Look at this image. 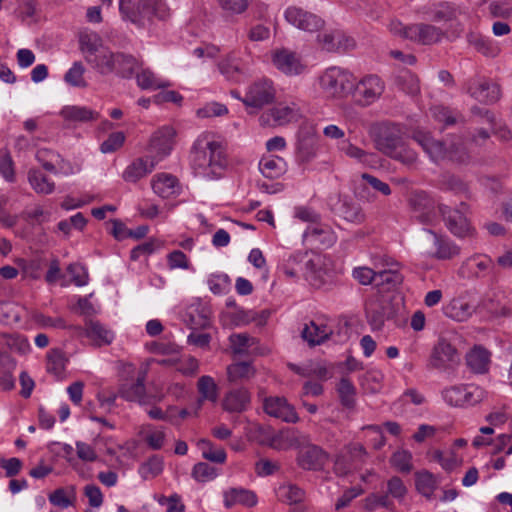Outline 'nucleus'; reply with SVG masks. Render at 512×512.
<instances>
[{"instance_id":"1","label":"nucleus","mask_w":512,"mask_h":512,"mask_svg":"<svg viewBox=\"0 0 512 512\" xmlns=\"http://www.w3.org/2000/svg\"><path fill=\"white\" fill-rule=\"evenodd\" d=\"M411 137L435 163L450 161L456 165H469L472 162V155L461 136L441 141L435 139L430 132L416 129Z\"/></svg>"},{"instance_id":"2","label":"nucleus","mask_w":512,"mask_h":512,"mask_svg":"<svg viewBox=\"0 0 512 512\" xmlns=\"http://www.w3.org/2000/svg\"><path fill=\"white\" fill-rule=\"evenodd\" d=\"M119 10L123 19L141 29H150L154 18L165 21L170 17V9L163 0H120Z\"/></svg>"},{"instance_id":"3","label":"nucleus","mask_w":512,"mask_h":512,"mask_svg":"<svg viewBox=\"0 0 512 512\" xmlns=\"http://www.w3.org/2000/svg\"><path fill=\"white\" fill-rule=\"evenodd\" d=\"M368 134L375 148L386 156L394 155L402 143L403 131L399 124L391 122L373 123Z\"/></svg>"},{"instance_id":"4","label":"nucleus","mask_w":512,"mask_h":512,"mask_svg":"<svg viewBox=\"0 0 512 512\" xmlns=\"http://www.w3.org/2000/svg\"><path fill=\"white\" fill-rule=\"evenodd\" d=\"M438 211L452 234L460 238L473 235L474 228L467 218L469 213V205L467 203L461 202L454 209L441 203L438 205Z\"/></svg>"},{"instance_id":"5","label":"nucleus","mask_w":512,"mask_h":512,"mask_svg":"<svg viewBox=\"0 0 512 512\" xmlns=\"http://www.w3.org/2000/svg\"><path fill=\"white\" fill-rule=\"evenodd\" d=\"M461 361L460 353L451 339L441 336L433 347L428 361L429 369L449 370Z\"/></svg>"},{"instance_id":"6","label":"nucleus","mask_w":512,"mask_h":512,"mask_svg":"<svg viewBox=\"0 0 512 512\" xmlns=\"http://www.w3.org/2000/svg\"><path fill=\"white\" fill-rule=\"evenodd\" d=\"M368 453L360 443L346 445L334 461V472L339 476H346L351 471L360 469L365 463Z\"/></svg>"},{"instance_id":"7","label":"nucleus","mask_w":512,"mask_h":512,"mask_svg":"<svg viewBox=\"0 0 512 512\" xmlns=\"http://www.w3.org/2000/svg\"><path fill=\"white\" fill-rule=\"evenodd\" d=\"M320 80L322 87L332 95H346L354 89L355 77L339 67L328 68Z\"/></svg>"},{"instance_id":"8","label":"nucleus","mask_w":512,"mask_h":512,"mask_svg":"<svg viewBox=\"0 0 512 512\" xmlns=\"http://www.w3.org/2000/svg\"><path fill=\"white\" fill-rule=\"evenodd\" d=\"M407 492V487L405 486L402 479L398 476H393L387 481V492L385 494H370L366 498V506L369 510H374L377 507L391 509L393 502L389 499V497L402 502Z\"/></svg>"},{"instance_id":"9","label":"nucleus","mask_w":512,"mask_h":512,"mask_svg":"<svg viewBox=\"0 0 512 512\" xmlns=\"http://www.w3.org/2000/svg\"><path fill=\"white\" fill-rule=\"evenodd\" d=\"M466 92L476 101L492 105L501 97L500 86L484 78H471L466 83Z\"/></svg>"},{"instance_id":"10","label":"nucleus","mask_w":512,"mask_h":512,"mask_svg":"<svg viewBox=\"0 0 512 512\" xmlns=\"http://www.w3.org/2000/svg\"><path fill=\"white\" fill-rule=\"evenodd\" d=\"M383 90L384 86L380 78L376 75H369L357 84L354 82V89L351 93L358 104L366 106L377 99Z\"/></svg>"},{"instance_id":"11","label":"nucleus","mask_w":512,"mask_h":512,"mask_svg":"<svg viewBox=\"0 0 512 512\" xmlns=\"http://www.w3.org/2000/svg\"><path fill=\"white\" fill-rule=\"evenodd\" d=\"M365 313L368 323L374 330H380L385 320L394 317L391 302L385 298H375L366 303Z\"/></svg>"},{"instance_id":"12","label":"nucleus","mask_w":512,"mask_h":512,"mask_svg":"<svg viewBox=\"0 0 512 512\" xmlns=\"http://www.w3.org/2000/svg\"><path fill=\"white\" fill-rule=\"evenodd\" d=\"M274 98L275 90L272 82L263 80L253 83L249 87L245 97L241 100L247 107L261 109L264 105L273 102Z\"/></svg>"},{"instance_id":"13","label":"nucleus","mask_w":512,"mask_h":512,"mask_svg":"<svg viewBox=\"0 0 512 512\" xmlns=\"http://www.w3.org/2000/svg\"><path fill=\"white\" fill-rule=\"evenodd\" d=\"M328 461V454L319 446L304 444L297 455L298 465L305 470H321Z\"/></svg>"},{"instance_id":"14","label":"nucleus","mask_w":512,"mask_h":512,"mask_svg":"<svg viewBox=\"0 0 512 512\" xmlns=\"http://www.w3.org/2000/svg\"><path fill=\"white\" fill-rule=\"evenodd\" d=\"M285 18L295 27L309 32L318 31L324 26V21L319 16L296 6L287 8Z\"/></svg>"},{"instance_id":"15","label":"nucleus","mask_w":512,"mask_h":512,"mask_svg":"<svg viewBox=\"0 0 512 512\" xmlns=\"http://www.w3.org/2000/svg\"><path fill=\"white\" fill-rule=\"evenodd\" d=\"M405 33L406 39L422 45L437 43L445 35L440 28L426 23L411 24Z\"/></svg>"},{"instance_id":"16","label":"nucleus","mask_w":512,"mask_h":512,"mask_svg":"<svg viewBox=\"0 0 512 512\" xmlns=\"http://www.w3.org/2000/svg\"><path fill=\"white\" fill-rule=\"evenodd\" d=\"M333 214L346 222L361 224L365 221V214L359 204L347 198H337L330 203Z\"/></svg>"},{"instance_id":"17","label":"nucleus","mask_w":512,"mask_h":512,"mask_svg":"<svg viewBox=\"0 0 512 512\" xmlns=\"http://www.w3.org/2000/svg\"><path fill=\"white\" fill-rule=\"evenodd\" d=\"M272 62L278 70L287 75H298L305 68L300 56L286 48L275 50L272 55Z\"/></svg>"},{"instance_id":"18","label":"nucleus","mask_w":512,"mask_h":512,"mask_svg":"<svg viewBox=\"0 0 512 512\" xmlns=\"http://www.w3.org/2000/svg\"><path fill=\"white\" fill-rule=\"evenodd\" d=\"M263 409L268 415L288 423H296L299 420L294 407L288 404L284 397L265 398Z\"/></svg>"},{"instance_id":"19","label":"nucleus","mask_w":512,"mask_h":512,"mask_svg":"<svg viewBox=\"0 0 512 512\" xmlns=\"http://www.w3.org/2000/svg\"><path fill=\"white\" fill-rule=\"evenodd\" d=\"M308 442V437L296 429H285L272 434L267 444L277 450H285L291 447L301 448Z\"/></svg>"},{"instance_id":"20","label":"nucleus","mask_w":512,"mask_h":512,"mask_svg":"<svg viewBox=\"0 0 512 512\" xmlns=\"http://www.w3.org/2000/svg\"><path fill=\"white\" fill-rule=\"evenodd\" d=\"M175 135L176 131L171 126H164L152 135L149 148L156 153L158 161L171 152Z\"/></svg>"},{"instance_id":"21","label":"nucleus","mask_w":512,"mask_h":512,"mask_svg":"<svg viewBox=\"0 0 512 512\" xmlns=\"http://www.w3.org/2000/svg\"><path fill=\"white\" fill-rule=\"evenodd\" d=\"M158 159L156 157H140L132 161L124 170L122 178L126 182L136 183L153 171Z\"/></svg>"},{"instance_id":"22","label":"nucleus","mask_w":512,"mask_h":512,"mask_svg":"<svg viewBox=\"0 0 512 512\" xmlns=\"http://www.w3.org/2000/svg\"><path fill=\"white\" fill-rule=\"evenodd\" d=\"M298 112L289 106L278 105L268 112L263 113L259 121L262 125L282 126L292 121H296Z\"/></svg>"},{"instance_id":"23","label":"nucleus","mask_w":512,"mask_h":512,"mask_svg":"<svg viewBox=\"0 0 512 512\" xmlns=\"http://www.w3.org/2000/svg\"><path fill=\"white\" fill-rule=\"evenodd\" d=\"M251 396L246 388H237L229 391L223 401L222 407L229 413H242L247 410Z\"/></svg>"},{"instance_id":"24","label":"nucleus","mask_w":512,"mask_h":512,"mask_svg":"<svg viewBox=\"0 0 512 512\" xmlns=\"http://www.w3.org/2000/svg\"><path fill=\"white\" fill-rule=\"evenodd\" d=\"M146 370L139 371L134 382H126L120 385L118 395L127 401L142 402L145 398Z\"/></svg>"},{"instance_id":"25","label":"nucleus","mask_w":512,"mask_h":512,"mask_svg":"<svg viewBox=\"0 0 512 512\" xmlns=\"http://www.w3.org/2000/svg\"><path fill=\"white\" fill-rule=\"evenodd\" d=\"M318 41L322 48L328 52L346 51L355 45L352 38L346 37L340 31L320 34L318 35Z\"/></svg>"},{"instance_id":"26","label":"nucleus","mask_w":512,"mask_h":512,"mask_svg":"<svg viewBox=\"0 0 512 512\" xmlns=\"http://www.w3.org/2000/svg\"><path fill=\"white\" fill-rule=\"evenodd\" d=\"M59 114L65 121L70 123H86L99 118L98 112L76 105L64 106Z\"/></svg>"},{"instance_id":"27","label":"nucleus","mask_w":512,"mask_h":512,"mask_svg":"<svg viewBox=\"0 0 512 512\" xmlns=\"http://www.w3.org/2000/svg\"><path fill=\"white\" fill-rule=\"evenodd\" d=\"M236 504L253 507L257 504V496L253 491L245 488H230L224 492V505L231 508Z\"/></svg>"},{"instance_id":"28","label":"nucleus","mask_w":512,"mask_h":512,"mask_svg":"<svg viewBox=\"0 0 512 512\" xmlns=\"http://www.w3.org/2000/svg\"><path fill=\"white\" fill-rule=\"evenodd\" d=\"M490 352L482 346H474L466 354V364L472 372L482 374L488 371Z\"/></svg>"},{"instance_id":"29","label":"nucleus","mask_w":512,"mask_h":512,"mask_svg":"<svg viewBox=\"0 0 512 512\" xmlns=\"http://www.w3.org/2000/svg\"><path fill=\"white\" fill-rule=\"evenodd\" d=\"M427 232L434 237V243L436 251L433 256L439 260H449L460 253V247L453 243L450 239L445 236L438 235L433 230H427Z\"/></svg>"},{"instance_id":"30","label":"nucleus","mask_w":512,"mask_h":512,"mask_svg":"<svg viewBox=\"0 0 512 512\" xmlns=\"http://www.w3.org/2000/svg\"><path fill=\"white\" fill-rule=\"evenodd\" d=\"M333 335L334 332L328 330L326 325H317L314 321H311L309 325H305L301 332L302 338L311 347L324 343Z\"/></svg>"},{"instance_id":"31","label":"nucleus","mask_w":512,"mask_h":512,"mask_svg":"<svg viewBox=\"0 0 512 512\" xmlns=\"http://www.w3.org/2000/svg\"><path fill=\"white\" fill-rule=\"evenodd\" d=\"M85 59L103 75L110 74L116 70L115 53L99 50L94 55H86Z\"/></svg>"},{"instance_id":"32","label":"nucleus","mask_w":512,"mask_h":512,"mask_svg":"<svg viewBox=\"0 0 512 512\" xmlns=\"http://www.w3.org/2000/svg\"><path fill=\"white\" fill-rule=\"evenodd\" d=\"M316 155V139L309 133L298 137L296 158L300 164L310 162Z\"/></svg>"},{"instance_id":"33","label":"nucleus","mask_w":512,"mask_h":512,"mask_svg":"<svg viewBox=\"0 0 512 512\" xmlns=\"http://www.w3.org/2000/svg\"><path fill=\"white\" fill-rule=\"evenodd\" d=\"M178 179L170 174H159L152 181V189L160 197L166 199L176 194Z\"/></svg>"},{"instance_id":"34","label":"nucleus","mask_w":512,"mask_h":512,"mask_svg":"<svg viewBox=\"0 0 512 512\" xmlns=\"http://www.w3.org/2000/svg\"><path fill=\"white\" fill-rule=\"evenodd\" d=\"M28 181L38 194L48 195L55 189V183L50 181L39 169L31 168L28 171Z\"/></svg>"},{"instance_id":"35","label":"nucleus","mask_w":512,"mask_h":512,"mask_svg":"<svg viewBox=\"0 0 512 512\" xmlns=\"http://www.w3.org/2000/svg\"><path fill=\"white\" fill-rule=\"evenodd\" d=\"M416 490L427 499H431L434 490L437 487V481L434 475L428 470H422L415 473Z\"/></svg>"},{"instance_id":"36","label":"nucleus","mask_w":512,"mask_h":512,"mask_svg":"<svg viewBox=\"0 0 512 512\" xmlns=\"http://www.w3.org/2000/svg\"><path fill=\"white\" fill-rule=\"evenodd\" d=\"M47 371L55 375L58 379L62 377L67 358L62 349L53 348L47 353Z\"/></svg>"},{"instance_id":"37","label":"nucleus","mask_w":512,"mask_h":512,"mask_svg":"<svg viewBox=\"0 0 512 512\" xmlns=\"http://www.w3.org/2000/svg\"><path fill=\"white\" fill-rule=\"evenodd\" d=\"M207 150H209V164L210 173L212 175H218L216 169H223L226 164V156L220 143L212 141L207 143Z\"/></svg>"},{"instance_id":"38","label":"nucleus","mask_w":512,"mask_h":512,"mask_svg":"<svg viewBox=\"0 0 512 512\" xmlns=\"http://www.w3.org/2000/svg\"><path fill=\"white\" fill-rule=\"evenodd\" d=\"M255 375V369L250 362L242 361L227 367V377L230 382L250 379Z\"/></svg>"},{"instance_id":"39","label":"nucleus","mask_w":512,"mask_h":512,"mask_svg":"<svg viewBox=\"0 0 512 512\" xmlns=\"http://www.w3.org/2000/svg\"><path fill=\"white\" fill-rule=\"evenodd\" d=\"M114 61L116 67L114 72L123 78H130L138 66L137 60L132 55H127L121 52L115 53Z\"/></svg>"},{"instance_id":"40","label":"nucleus","mask_w":512,"mask_h":512,"mask_svg":"<svg viewBox=\"0 0 512 512\" xmlns=\"http://www.w3.org/2000/svg\"><path fill=\"white\" fill-rule=\"evenodd\" d=\"M337 391L341 404L348 409H353L356 404V389L352 382L347 378H341Z\"/></svg>"},{"instance_id":"41","label":"nucleus","mask_w":512,"mask_h":512,"mask_svg":"<svg viewBox=\"0 0 512 512\" xmlns=\"http://www.w3.org/2000/svg\"><path fill=\"white\" fill-rule=\"evenodd\" d=\"M85 325L87 337L97 340L99 345L111 343V333L100 322L88 319Z\"/></svg>"},{"instance_id":"42","label":"nucleus","mask_w":512,"mask_h":512,"mask_svg":"<svg viewBox=\"0 0 512 512\" xmlns=\"http://www.w3.org/2000/svg\"><path fill=\"white\" fill-rule=\"evenodd\" d=\"M299 271L303 272L305 277L314 287L320 288L325 284V280L321 274V269L317 268V264L313 259L306 258L304 265L299 267Z\"/></svg>"},{"instance_id":"43","label":"nucleus","mask_w":512,"mask_h":512,"mask_svg":"<svg viewBox=\"0 0 512 512\" xmlns=\"http://www.w3.org/2000/svg\"><path fill=\"white\" fill-rule=\"evenodd\" d=\"M198 446L202 449L203 458L214 463L222 464L226 460V452L223 448L214 449L210 440L201 439Z\"/></svg>"},{"instance_id":"44","label":"nucleus","mask_w":512,"mask_h":512,"mask_svg":"<svg viewBox=\"0 0 512 512\" xmlns=\"http://www.w3.org/2000/svg\"><path fill=\"white\" fill-rule=\"evenodd\" d=\"M395 83L403 92L410 95H415L420 90L418 78L407 70L396 77Z\"/></svg>"},{"instance_id":"45","label":"nucleus","mask_w":512,"mask_h":512,"mask_svg":"<svg viewBox=\"0 0 512 512\" xmlns=\"http://www.w3.org/2000/svg\"><path fill=\"white\" fill-rule=\"evenodd\" d=\"M305 492L296 485L281 486L278 490V497L289 505L298 504L303 501Z\"/></svg>"},{"instance_id":"46","label":"nucleus","mask_w":512,"mask_h":512,"mask_svg":"<svg viewBox=\"0 0 512 512\" xmlns=\"http://www.w3.org/2000/svg\"><path fill=\"white\" fill-rule=\"evenodd\" d=\"M137 84L142 89H158L169 86L168 82H162L157 79L152 71L149 69H143L136 75Z\"/></svg>"},{"instance_id":"47","label":"nucleus","mask_w":512,"mask_h":512,"mask_svg":"<svg viewBox=\"0 0 512 512\" xmlns=\"http://www.w3.org/2000/svg\"><path fill=\"white\" fill-rule=\"evenodd\" d=\"M85 68L81 62H75L73 66L66 72L64 80L71 86L85 88L87 82L85 81L83 74Z\"/></svg>"},{"instance_id":"48","label":"nucleus","mask_w":512,"mask_h":512,"mask_svg":"<svg viewBox=\"0 0 512 512\" xmlns=\"http://www.w3.org/2000/svg\"><path fill=\"white\" fill-rule=\"evenodd\" d=\"M163 470V459L160 456L154 455L150 457L140 467V473L143 478H154L159 475Z\"/></svg>"},{"instance_id":"49","label":"nucleus","mask_w":512,"mask_h":512,"mask_svg":"<svg viewBox=\"0 0 512 512\" xmlns=\"http://www.w3.org/2000/svg\"><path fill=\"white\" fill-rule=\"evenodd\" d=\"M441 187L458 194H468V185L458 176L452 174L443 175Z\"/></svg>"},{"instance_id":"50","label":"nucleus","mask_w":512,"mask_h":512,"mask_svg":"<svg viewBox=\"0 0 512 512\" xmlns=\"http://www.w3.org/2000/svg\"><path fill=\"white\" fill-rule=\"evenodd\" d=\"M0 174L8 182L15 181L14 162L8 150H0Z\"/></svg>"},{"instance_id":"51","label":"nucleus","mask_w":512,"mask_h":512,"mask_svg":"<svg viewBox=\"0 0 512 512\" xmlns=\"http://www.w3.org/2000/svg\"><path fill=\"white\" fill-rule=\"evenodd\" d=\"M198 391L202 395L204 399L210 401H216L217 399V386L210 376H202L199 378L198 383Z\"/></svg>"},{"instance_id":"52","label":"nucleus","mask_w":512,"mask_h":512,"mask_svg":"<svg viewBox=\"0 0 512 512\" xmlns=\"http://www.w3.org/2000/svg\"><path fill=\"white\" fill-rule=\"evenodd\" d=\"M216 469L206 462H199L194 465L192 477L199 482H206L216 477Z\"/></svg>"},{"instance_id":"53","label":"nucleus","mask_w":512,"mask_h":512,"mask_svg":"<svg viewBox=\"0 0 512 512\" xmlns=\"http://www.w3.org/2000/svg\"><path fill=\"white\" fill-rule=\"evenodd\" d=\"M468 42L475 47V49L485 56L494 57L497 54L496 48L492 47L489 41L475 33L468 34Z\"/></svg>"},{"instance_id":"54","label":"nucleus","mask_w":512,"mask_h":512,"mask_svg":"<svg viewBox=\"0 0 512 512\" xmlns=\"http://www.w3.org/2000/svg\"><path fill=\"white\" fill-rule=\"evenodd\" d=\"M281 158L276 159H263L260 162V169L262 174L269 179L279 177L283 172V167L280 166Z\"/></svg>"},{"instance_id":"55","label":"nucleus","mask_w":512,"mask_h":512,"mask_svg":"<svg viewBox=\"0 0 512 512\" xmlns=\"http://www.w3.org/2000/svg\"><path fill=\"white\" fill-rule=\"evenodd\" d=\"M20 314L15 303L10 301H0V321L4 323L18 322Z\"/></svg>"},{"instance_id":"56","label":"nucleus","mask_w":512,"mask_h":512,"mask_svg":"<svg viewBox=\"0 0 512 512\" xmlns=\"http://www.w3.org/2000/svg\"><path fill=\"white\" fill-rule=\"evenodd\" d=\"M389 157L397 161H400L401 163L409 167L416 164L418 160L417 153L413 149L404 146L403 142L401 143V146L394 151V155H390Z\"/></svg>"},{"instance_id":"57","label":"nucleus","mask_w":512,"mask_h":512,"mask_svg":"<svg viewBox=\"0 0 512 512\" xmlns=\"http://www.w3.org/2000/svg\"><path fill=\"white\" fill-rule=\"evenodd\" d=\"M412 455L408 451H397L391 457L392 465L402 473H409L412 470Z\"/></svg>"},{"instance_id":"58","label":"nucleus","mask_w":512,"mask_h":512,"mask_svg":"<svg viewBox=\"0 0 512 512\" xmlns=\"http://www.w3.org/2000/svg\"><path fill=\"white\" fill-rule=\"evenodd\" d=\"M403 281V276L397 272L392 270H385L377 273L376 285H389V288H394L400 285Z\"/></svg>"},{"instance_id":"59","label":"nucleus","mask_w":512,"mask_h":512,"mask_svg":"<svg viewBox=\"0 0 512 512\" xmlns=\"http://www.w3.org/2000/svg\"><path fill=\"white\" fill-rule=\"evenodd\" d=\"M125 141L123 132L111 133L108 138L101 144L100 150L102 153H111L118 150Z\"/></svg>"},{"instance_id":"60","label":"nucleus","mask_w":512,"mask_h":512,"mask_svg":"<svg viewBox=\"0 0 512 512\" xmlns=\"http://www.w3.org/2000/svg\"><path fill=\"white\" fill-rule=\"evenodd\" d=\"M464 386H454L444 391L443 396L447 403L452 406H464Z\"/></svg>"},{"instance_id":"61","label":"nucleus","mask_w":512,"mask_h":512,"mask_svg":"<svg viewBox=\"0 0 512 512\" xmlns=\"http://www.w3.org/2000/svg\"><path fill=\"white\" fill-rule=\"evenodd\" d=\"M228 113V109L225 105L220 103H209L203 108L197 110V115L202 118L223 116Z\"/></svg>"},{"instance_id":"62","label":"nucleus","mask_w":512,"mask_h":512,"mask_svg":"<svg viewBox=\"0 0 512 512\" xmlns=\"http://www.w3.org/2000/svg\"><path fill=\"white\" fill-rule=\"evenodd\" d=\"M67 272L71 275L72 281L77 286L86 285L88 282V274L83 266L77 263L69 264Z\"/></svg>"},{"instance_id":"63","label":"nucleus","mask_w":512,"mask_h":512,"mask_svg":"<svg viewBox=\"0 0 512 512\" xmlns=\"http://www.w3.org/2000/svg\"><path fill=\"white\" fill-rule=\"evenodd\" d=\"M98 41L99 39L96 34H85L80 36V47L81 50L85 53V56L91 54L94 55L99 51Z\"/></svg>"},{"instance_id":"64","label":"nucleus","mask_w":512,"mask_h":512,"mask_svg":"<svg viewBox=\"0 0 512 512\" xmlns=\"http://www.w3.org/2000/svg\"><path fill=\"white\" fill-rule=\"evenodd\" d=\"M353 276L362 285H368L372 282L376 283L377 280V273L368 267L355 268L353 271Z\"/></svg>"}]
</instances>
